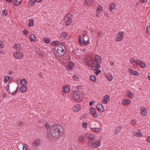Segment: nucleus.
<instances>
[{
	"label": "nucleus",
	"instance_id": "f257e3e1",
	"mask_svg": "<svg viewBox=\"0 0 150 150\" xmlns=\"http://www.w3.org/2000/svg\"><path fill=\"white\" fill-rule=\"evenodd\" d=\"M62 128L59 125H55L52 127L51 129V133L53 137L57 138L60 137L62 134Z\"/></svg>",
	"mask_w": 150,
	"mask_h": 150
},
{
	"label": "nucleus",
	"instance_id": "f03ea898",
	"mask_svg": "<svg viewBox=\"0 0 150 150\" xmlns=\"http://www.w3.org/2000/svg\"><path fill=\"white\" fill-rule=\"evenodd\" d=\"M57 51V53L60 55H61V56H63L65 53L66 48L62 43H60L58 46Z\"/></svg>",
	"mask_w": 150,
	"mask_h": 150
},
{
	"label": "nucleus",
	"instance_id": "7ed1b4c3",
	"mask_svg": "<svg viewBox=\"0 0 150 150\" xmlns=\"http://www.w3.org/2000/svg\"><path fill=\"white\" fill-rule=\"evenodd\" d=\"M13 55L14 57L17 59H20L23 57V54L21 52H15L13 53Z\"/></svg>",
	"mask_w": 150,
	"mask_h": 150
},
{
	"label": "nucleus",
	"instance_id": "20e7f679",
	"mask_svg": "<svg viewBox=\"0 0 150 150\" xmlns=\"http://www.w3.org/2000/svg\"><path fill=\"white\" fill-rule=\"evenodd\" d=\"M124 33L123 32H120L117 36L116 41L117 42L120 41L124 36Z\"/></svg>",
	"mask_w": 150,
	"mask_h": 150
},
{
	"label": "nucleus",
	"instance_id": "39448f33",
	"mask_svg": "<svg viewBox=\"0 0 150 150\" xmlns=\"http://www.w3.org/2000/svg\"><path fill=\"white\" fill-rule=\"evenodd\" d=\"M85 136L86 138L91 140H94L95 138V136L94 135L88 133H86L85 134Z\"/></svg>",
	"mask_w": 150,
	"mask_h": 150
},
{
	"label": "nucleus",
	"instance_id": "423d86ee",
	"mask_svg": "<svg viewBox=\"0 0 150 150\" xmlns=\"http://www.w3.org/2000/svg\"><path fill=\"white\" fill-rule=\"evenodd\" d=\"M96 107L99 112H103L105 110L104 107L100 104H97L96 105Z\"/></svg>",
	"mask_w": 150,
	"mask_h": 150
},
{
	"label": "nucleus",
	"instance_id": "0eeeda50",
	"mask_svg": "<svg viewBox=\"0 0 150 150\" xmlns=\"http://www.w3.org/2000/svg\"><path fill=\"white\" fill-rule=\"evenodd\" d=\"M91 147L93 148L98 147L100 145V143L99 141H97L95 142L94 143H91Z\"/></svg>",
	"mask_w": 150,
	"mask_h": 150
},
{
	"label": "nucleus",
	"instance_id": "6e6552de",
	"mask_svg": "<svg viewBox=\"0 0 150 150\" xmlns=\"http://www.w3.org/2000/svg\"><path fill=\"white\" fill-rule=\"evenodd\" d=\"M90 111L91 115L95 117H97V115L96 114V111L95 108L92 107L90 109Z\"/></svg>",
	"mask_w": 150,
	"mask_h": 150
},
{
	"label": "nucleus",
	"instance_id": "1a4fd4ad",
	"mask_svg": "<svg viewBox=\"0 0 150 150\" xmlns=\"http://www.w3.org/2000/svg\"><path fill=\"white\" fill-rule=\"evenodd\" d=\"M136 63L137 65H139L142 68H144L145 67V63L140 60H136Z\"/></svg>",
	"mask_w": 150,
	"mask_h": 150
},
{
	"label": "nucleus",
	"instance_id": "9d476101",
	"mask_svg": "<svg viewBox=\"0 0 150 150\" xmlns=\"http://www.w3.org/2000/svg\"><path fill=\"white\" fill-rule=\"evenodd\" d=\"M40 144V140L39 139H37L33 143V146L35 147H38Z\"/></svg>",
	"mask_w": 150,
	"mask_h": 150
},
{
	"label": "nucleus",
	"instance_id": "9b49d317",
	"mask_svg": "<svg viewBox=\"0 0 150 150\" xmlns=\"http://www.w3.org/2000/svg\"><path fill=\"white\" fill-rule=\"evenodd\" d=\"M110 98V97L109 96L107 95L105 96L102 100V102L105 104H107Z\"/></svg>",
	"mask_w": 150,
	"mask_h": 150
},
{
	"label": "nucleus",
	"instance_id": "f8f14e48",
	"mask_svg": "<svg viewBox=\"0 0 150 150\" xmlns=\"http://www.w3.org/2000/svg\"><path fill=\"white\" fill-rule=\"evenodd\" d=\"M128 69L129 72L131 75L135 76H138L139 75V74L137 72L134 70H132L130 68H129Z\"/></svg>",
	"mask_w": 150,
	"mask_h": 150
},
{
	"label": "nucleus",
	"instance_id": "ddd939ff",
	"mask_svg": "<svg viewBox=\"0 0 150 150\" xmlns=\"http://www.w3.org/2000/svg\"><path fill=\"white\" fill-rule=\"evenodd\" d=\"M95 62L96 63H100L101 61V57L98 55H96L95 57Z\"/></svg>",
	"mask_w": 150,
	"mask_h": 150
},
{
	"label": "nucleus",
	"instance_id": "4468645a",
	"mask_svg": "<svg viewBox=\"0 0 150 150\" xmlns=\"http://www.w3.org/2000/svg\"><path fill=\"white\" fill-rule=\"evenodd\" d=\"M72 108L75 111L77 112L80 109L81 107L79 105H76L74 106Z\"/></svg>",
	"mask_w": 150,
	"mask_h": 150
},
{
	"label": "nucleus",
	"instance_id": "2eb2a0df",
	"mask_svg": "<svg viewBox=\"0 0 150 150\" xmlns=\"http://www.w3.org/2000/svg\"><path fill=\"white\" fill-rule=\"evenodd\" d=\"M130 100L129 99L124 100L122 101L123 105H129L130 103Z\"/></svg>",
	"mask_w": 150,
	"mask_h": 150
},
{
	"label": "nucleus",
	"instance_id": "dca6fc26",
	"mask_svg": "<svg viewBox=\"0 0 150 150\" xmlns=\"http://www.w3.org/2000/svg\"><path fill=\"white\" fill-rule=\"evenodd\" d=\"M64 92L68 93L70 91V88L69 86H65L63 88Z\"/></svg>",
	"mask_w": 150,
	"mask_h": 150
},
{
	"label": "nucleus",
	"instance_id": "f3484780",
	"mask_svg": "<svg viewBox=\"0 0 150 150\" xmlns=\"http://www.w3.org/2000/svg\"><path fill=\"white\" fill-rule=\"evenodd\" d=\"M74 64L72 62H70L69 64L68 68L69 70H71V69L74 67Z\"/></svg>",
	"mask_w": 150,
	"mask_h": 150
},
{
	"label": "nucleus",
	"instance_id": "a211bd4d",
	"mask_svg": "<svg viewBox=\"0 0 150 150\" xmlns=\"http://www.w3.org/2000/svg\"><path fill=\"white\" fill-rule=\"evenodd\" d=\"M30 38L31 41L35 42L36 40V38L35 35L33 34H31L30 35Z\"/></svg>",
	"mask_w": 150,
	"mask_h": 150
},
{
	"label": "nucleus",
	"instance_id": "6ab92c4d",
	"mask_svg": "<svg viewBox=\"0 0 150 150\" xmlns=\"http://www.w3.org/2000/svg\"><path fill=\"white\" fill-rule=\"evenodd\" d=\"M122 127L120 126H119L116 128L115 129V131L114 132V134H116L118 133L122 129Z\"/></svg>",
	"mask_w": 150,
	"mask_h": 150
},
{
	"label": "nucleus",
	"instance_id": "aec40b11",
	"mask_svg": "<svg viewBox=\"0 0 150 150\" xmlns=\"http://www.w3.org/2000/svg\"><path fill=\"white\" fill-rule=\"evenodd\" d=\"M22 0H13V3L16 6H18L21 4Z\"/></svg>",
	"mask_w": 150,
	"mask_h": 150
},
{
	"label": "nucleus",
	"instance_id": "412c9836",
	"mask_svg": "<svg viewBox=\"0 0 150 150\" xmlns=\"http://www.w3.org/2000/svg\"><path fill=\"white\" fill-rule=\"evenodd\" d=\"M26 87L25 86H21L20 88V90L22 93H24L26 91Z\"/></svg>",
	"mask_w": 150,
	"mask_h": 150
},
{
	"label": "nucleus",
	"instance_id": "4be33fe9",
	"mask_svg": "<svg viewBox=\"0 0 150 150\" xmlns=\"http://www.w3.org/2000/svg\"><path fill=\"white\" fill-rule=\"evenodd\" d=\"M74 98L76 100L79 102H81V99L80 98V96L79 95L77 96H73Z\"/></svg>",
	"mask_w": 150,
	"mask_h": 150
},
{
	"label": "nucleus",
	"instance_id": "5701e85b",
	"mask_svg": "<svg viewBox=\"0 0 150 150\" xmlns=\"http://www.w3.org/2000/svg\"><path fill=\"white\" fill-rule=\"evenodd\" d=\"M91 130L93 131L96 132H100V129L98 128H92Z\"/></svg>",
	"mask_w": 150,
	"mask_h": 150
},
{
	"label": "nucleus",
	"instance_id": "b1692460",
	"mask_svg": "<svg viewBox=\"0 0 150 150\" xmlns=\"http://www.w3.org/2000/svg\"><path fill=\"white\" fill-rule=\"evenodd\" d=\"M115 6V3H111L110 5V11L111 12H112V10L114 9V8Z\"/></svg>",
	"mask_w": 150,
	"mask_h": 150
},
{
	"label": "nucleus",
	"instance_id": "393cba45",
	"mask_svg": "<svg viewBox=\"0 0 150 150\" xmlns=\"http://www.w3.org/2000/svg\"><path fill=\"white\" fill-rule=\"evenodd\" d=\"M14 47L17 50H19L20 49V46L18 43H15L14 45Z\"/></svg>",
	"mask_w": 150,
	"mask_h": 150
},
{
	"label": "nucleus",
	"instance_id": "a878e982",
	"mask_svg": "<svg viewBox=\"0 0 150 150\" xmlns=\"http://www.w3.org/2000/svg\"><path fill=\"white\" fill-rule=\"evenodd\" d=\"M27 83V82L25 79H22L21 82V84L22 86H25Z\"/></svg>",
	"mask_w": 150,
	"mask_h": 150
},
{
	"label": "nucleus",
	"instance_id": "bb28decb",
	"mask_svg": "<svg viewBox=\"0 0 150 150\" xmlns=\"http://www.w3.org/2000/svg\"><path fill=\"white\" fill-rule=\"evenodd\" d=\"M71 16V14H67L65 15V19L66 20H67L70 19H71V18H70V17Z\"/></svg>",
	"mask_w": 150,
	"mask_h": 150
},
{
	"label": "nucleus",
	"instance_id": "cd10ccee",
	"mask_svg": "<svg viewBox=\"0 0 150 150\" xmlns=\"http://www.w3.org/2000/svg\"><path fill=\"white\" fill-rule=\"evenodd\" d=\"M90 79L93 82H95L96 81V79L95 76L91 75L90 76Z\"/></svg>",
	"mask_w": 150,
	"mask_h": 150
},
{
	"label": "nucleus",
	"instance_id": "c85d7f7f",
	"mask_svg": "<svg viewBox=\"0 0 150 150\" xmlns=\"http://www.w3.org/2000/svg\"><path fill=\"white\" fill-rule=\"evenodd\" d=\"M133 135L137 137H140L142 136V134L141 133L134 132L133 133Z\"/></svg>",
	"mask_w": 150,
	"mask_h": 150
},
{
	"label": "nucleus",
	"instance_id": "c756f323",
	"mask_svg": "<svg viewBox=\"0 0 150 150\" xmlns=\"http://www.w3.org/2000/svg\"><path fill=\"white\" fill-rule=\"evenodd\" d=\"M89 41L88 40H87L86 41H85L84 39L83 40V45L85 46H87L89 43Z\"/></svg>",
	"mask_w": 150,
	"mask_h": 150
},
{
	"label": "nucleus",
	"instance_id": "7c9ffc66",
	"mask_svg": "<svg viewBox=\"0 0 150 150\" xmlns=\"http://www.w3.org/2000/svg\"><path fill=\"white\" fill-rule=\"evenodd\" d=\"M72 22L71 19H70L67 20V21L65 22V23L66 24V25L68 26Z\"/></svg>",
	"mask_w": 150,
	"mask_h": 150
},
{
	"label": "nucleus",
	"instance_id": "2f4dec72",
	"mask_svg": "<svg viewBox=\"0 0 150 150\" xmlns=\"http://www.w3.org/2000/svg\"><path fill=\"white\" fill-rule=\"evenodd\" d=\"M35 0H31L29 2V4L30 5V6H33L35 3Z\"/></svg>",
	"mask_w": 150,
	"mask_h": 150
},
{
	"label": "nucleus",
	"instance_id": "473e14b6",
	"mask_svg": "<svg viewBox=\"0 0 150 150\" xmlns=\"http://www.w3.org/2000/svg\"><path fill=\"white\" fill-rule=\"evenodd\" d=\"M33 21L34 20L32 19L29 20V25L30 26H32L33 25Z\"/></svg>",
	"mask_w": 150,
	"mask_h": 150
},
{
	"label": "nucleus",
	"instance_id": "72a5a7b5",
	"mask_svg": "<svg viewBox=\"0 0 150 150\" xmlns=\"http://www.w3.org/2000/svg\"><path fill=\"white\" fill-rule=\"evenodd\" d=\"M60 36L62 38H64V39L66 38L67 35L65 33L63 32L61 34Z\"/></svg>",
	"mask_w": 150,
	"mask_h": 150
},
{
	"label": "nucleus",
	"instance_id": "f704fd0d",
	"mask_svg": "<svg viewBox=\"0 0 150 150\" xmlns=\"http://www.w3.org/2000/svg\"><path fill=\"white\" fill-rule=\"evenodd\" d=\"M73 79L77 81L79 77L76 74H75L73 76Z\"/></svg>",
	"mask_w": 150,
	"mask_h": 150
},
{
	"label": "nucleus",
	"instance_id": "c9c22d12",
	"mask_svg": "<svg viewBox=\"0 0 150 150\" xmlns=\"http://www.w3.org/2000/svg\"><path fill=\"white\" fill-rule=\"evenodd\" d=\"M85 139V138L84 136H81L79 137L78 138V140L79 141L81 142L83 141Z\"/></svg>",
	"mask_w": 150,
	"mask_h": 150
},
{
	"label": "nucleus",
	"instance_id": "e433bc0d",
	"mask_svg": "<svg viewBox=\"0 0 150 150\" xmlns=\"http://www.w3.org/2000/svg\"><path fill=\"white\" fill-rule=\"evenodd\" d=\"M3 15L4 16H6L8 14V11L6 9L2 11Z\"/></svg>",
	"mask_w": 150,
	"mask_h": 150
},
{
	"label": "nucleus",
	"instance_id": "4c0bfd02",
	"mask_svg": "<svg viewBox=\"0 0 150 150\" xmlns=\"http://www.w3.org/2000/svg\"><path fill=\"white\" fill-rule=\"evenodd\" d=\"M147 112L145 110L142 111L141 112V115L143 116H145L146 115Z\"/></svg>",
	"mask_w": 150,
	"mask_h": 150
},
{
	"label": "nucleus",
	"instance_id": "58836bf2",
	"mask_svg": "<svg viewBox=\"0 0 150 150\" xmlns=\"http://www.w3.org/2000/svg\"><path fill=\"white\" fill-rule=\"evenodd\" d=\"M45 43H49L50 41V39L49 38H46L45 39Z\"/></svg>",
	"mask_w": 150,
	"mask_h": 150
},
{
	"label": "nucleus",
	"instance_id": "ea45409f",
	"mask_svg": "<svg viewBox=\"0 0 150 150\" xmlns=\"http://www.w3.org/2000/svg\"><path fill=\"white\" fill-rule=\"evenodd\" d=\"M79 44L81 46L82 45V42L81 40V35H79Z\"/></svg>",
	"mask_w": 150,
	"mask_h": 150
},
{
	"label": "nucleus",
	"instance_id": "a19ab883",
	"mask_svg": "<svg viewBox=\"0 0 150 150\" xmlns=\"http://www.w3.org/2000/svg\"><path fill=\"white\" fill-rule=\"evenodd\" d=\"M9 79V77L8 76H6L4 79V83H6L7 81H8Z\"/></svg>",
	"mask_w": 150,
	"mask_h": 150
},
{
	"label": "nucleus",
	"instance_id": "79ce46f5",
	"mask_svg": "<svg viewBox=\"0 0 150 150\" xmlns=\"http://www.w3.org/2000/svg\"><path fill=\"white\" fill-rule=\"evenodd\" d=\"M146 32L148 34H150V25L148 26L147 27Z\"/></svg>",
	"mask_w": 150,
	"mask_h": 150
},
{
	"label": "nucleus",
	"instance_id": "37998d69",
	"mask_svg": "<svg viewBox=\"0 0 150 150\" xmlns=\"http://www.w3.org/2000/svg\"><path fill=\"white\" fill-rule=\"evenodd\" d=\"M79 91H75L74 93V96H77L78 95H79Z\"/></svg>",
	"mask_w": 150,
	"mask_h": 150
},
{
	"label": "nucleus",
	"instance_id": "c03bdc74",
	"mask_svg": "<svg viewBox=\"0 0 150 150\" xmlns=\"http://www.w3.org/2000/svg\"><path fill=\"white\" fill-rule=\"evenodd\" d=\"M100 65L98 64H97L95 66V67H94V66L93 67V68H96L95 69H93L94 70H95L96 69H97L100 68Z\"/></svg>",
	"mask_w": 150,
	"mask_h": 150
},
{
	"label": "nucleus",
	"instance_id": "a18cd8bd",
	"mask_svg": "<svg viewBox=\"0 0 150 150\" xmlns=\"http://www.w3.org/2000/svg\"><path fill=\"white\" fill-rule=\"evenodd\" d=\"M27 147L26 144H23V146L22 150H27Z\"/></svg>",
	"mask_w": 150,
	"mask_h": 150
},
{
	"label": "nucleus",
	"instance_id": "49530a36",
	"mask_svg": "<svg viewBox=\"0 0 150 150\" xmlns=\"http://www.w3.org/2000/svg\"><path fill=\"white\" fill-rule=\"evenodd\" d=\"M108 79L110 81H111L112 79V76L111 75H109L108 77Z\"/></svg>",
	"mask_w": 150,
	"mask_h": 150
},
{
	"label": "nucleus",
	"instance_id": "de8ad7c7",
	"mask_svg": "<svg viewBox=\"0 0 150 150\" xmlns=\"http://www.w3.org/2000/svg\"><path fill=\"white\" fill-rule=\"evenodd\" d=\"M83 127L85 128H87V124L86 122H84L82 124Z\"/></svg>",
	"mask_w": 150,
	"mask_h": 150
},
{
	"label": "nucleus",
	"instance_id": "09e8293b",
	"mask_svg": "<svg viewBox=\"0 0 150 150\" xmlns=\"http://www.w3.org/2000/svg\"><path fill=\"white\" fill-rule=\"evenodd\" d=\"M101 72V71L100 69H98L97 70L95 71V73L96 75H98Z\"/></svg>",
	"mask_w": 150,
	"mask_h": 150
},
{
	"label": "nucleus",
	"instance_id": "8fccbe9b",
	"mask_svg": "<svg viewBox=\"0 0 150 150\" xmlns=\"http://www.w3.org/2000/svg\"><path fill=\"white\" fill-rule=\"evenodd\" d=\"M18 87H17L16 88V89L15 91L14 92H13L12 93V95H13V96H14V95H15L16 94V92H17V91L18 90Z\"/></svg>",
	"mask_w": 150,
	"mask_h": 150
},
{
	"label": "nucleus",
	"instance_id": "3c124183",
	"mask_svg": "<svg viewBox=\"0 0 150 150\" xmlns=\"http://www.w3.org/2000/svg\"><path fill=\"white\" fill-rule=\"evenodd\" d=\"M85 1L86 3L88 4L89 2H90L91 4H92L93 2V0H85Z\"/></svg>",
	"mask_w": 150,
	"mask_h": 150
},
{
	"label": "nucleus",
	"instance_id": "603ef678",
	"mask_svg": "<svg viewBox=\"0 0 150 150\" xmlns=\"http://www.w3.org/2000/svg\"><path fill=\"white\" fill-rule=\"evenodd\" d=\"M36 51L40 56L42 54L41 52V51L39 50V49H38L37 50H36Z\"/></svg>",
	"mask_w": 150,
	"mask_h": 150
},
{
	"label": "nucleus",
	"instance_id": "864d4df0",
	"mask_svg": "<svg viewBox=\"0 0 150 150\" xmlns=\"http://www.w3.org/2000/svg\"><path fill=\"white\" fill-rule=\"evenodd\" d=\"M45 127L47 129H48L50 127V125L49 123H46L45 125Z\"/></svg>",
	"mask_w": 150,
	"mask_h": 150
},
{
	"label": "nucleus",
	"instance_id": "5fc2aeb1",
	"mask_svg": "<svg viewBox=\"0 0 150 150\" xmlns=\"http://www.w3.org/2000/svg\"><path fill=\"white\" fill-rule=\"evenodd\" d=\"M99 7H101V8H98L97 9V11L98 12H100V11H101V10H102V7L100 6H99Z\"/></svg>",
	"mask_w": 150,
	"mask_h": 150
},
{
	"label": "nucleus",
	"instance_id": "6e6d98bb",
	"mask_svg": "<svg viewBox=\"0 0 150 150\" xmlns=\"http://www.w3.org/2000/svg\"><path fill=\"white\" fill-rule=\"evenodd\" d=\"M136 60H134V59L133 58H131V64H132L133 63H134L135 62H136Z\"/></svg>",
	"mask_w": 150,
	"mask_h": 150
},
{
	"label": "nucleus",
	"instance_id": "4d7b16f0",
	"mask_svg": "<svg viewBox=\"0 0 150 150\" xmlns=\"http://www.w3.org/2000/svg\"><path fill=\"white\" fill-rule=\"evenodd\" d=\"M23 33L24 35H26L28 33V32L27 30H24L23 31Z\"/></svg>",
	"mask_w": 150,
	"mask_h": 150
},
{
	"label": "nucleus",
	"instance_id": "13d9d810",
	"mask_svg": "<svg viewBox=\"0 0 150 150\" xmlns=\"http://www.w3.org/2000/svg\"><path fill=\"white\" fill-rule=\"evenodd\" d=\"M93 62V61L91 59H90L87 62V63L88 64H91L92 62Z\"/></svg>",
	"mask_w": 150,
	"mask_h": 150
},
{
	"label": "nucleus",
	"instance_id": "bf43d9fd",
	"mask_svg": "<svg viewBox=\"0 0 150 150\" xmlns=\"http://www.w3.org/2000/svg\"><path fill=\"white\" fill-rule=\"evenodd\" d=\"M133 93H132L130 92H129L128 93V96L129 97H131L133 96Z\"/></svg>",
	"mask_w": 150,
	"mask_h": 150
},
{
	"label": "nucleus",
	"instance_id": "052dcab7",
	"mask_svg": "<svg viewBox=\"0 0 150 150\" xmlns=\"http://www.w3.org/2000/svg\"><path fill=\"white\" fill-rule=\"evenodd\" d=\"M131 123L133 125H134L136 124V122L135 120H132L131 122Z\"/></svg>",
	"mask_w": 150,
	"mask_h": 150
},
{
	"label": "nucleus",
	"instance_id": "680f3d73",
	"mask_svg": "<svg viewBox=\"0 0 150 150\" xmlns=\"http://www.w3.org/2000/svg\"><path fill=\"white\" fill-rule=\"evenodd\" d=\"M54 42H55V43H54L55 46H56L57 45H58L59 43V42L58 41H54Z\"/></svg>",
	"mask_w": 150,
	"mask_h": 150
},
{
	"label": "nucleus",
	"instance_id": "e2e57ef3",
	"mask_svg": "<svg viewBox=\"0 0 150 150\" xmlns=\"http://www.w3.org/2000/svg\"><path fill=\"white\" fill-rule=\"evenodd\" d=\"M4 47L3 44L1 42H0V48H2Z\"/></svg>",
	"mask_w": 150,
	"mask_h": 150
},
{
	"label": "nucleus",
	"instance_id": "0e129e2a",
	"mask_svg": "<svg viewBox=\"0 0 150 150\" xmlns=\"http://www.w3.org/2000/svg\"><path fill=\"white\" fill-rule=\"evenodd\" d=\"M146 140L148 142H150V137H148L146 139Z\"/></svg>",
	"mask_w": 150,
	"mask_h": 150
},
{
	"label": "nucleus",
	"instance_id": "69168bd1",
	"mask_svg": "<svg viewBox=\"0 0 150 150\" xmlns=\"http://www.w3.org/2000/svg\"><path fill=\"white\" fill-rule=\"evenodd\" d=\"M87 34V32L86 31H84L83 33V36H85Z\"/></svg>",
	"mask_w": 150,
	"mask_h": 150
},
{
	"label": "nucleus",
	"instance_id": "338daca9",
	"mask_svg": "<svg viewBox=\"0 0 150 150\" xmlns=\"http://www.w3.org/2000/svg\"><path fill=\"white\" fill-rule=\"evenodd\" d=\"M140 109L141 111H144L145 110V108L144 107H141L140 108Z\"/></svg>",
	"mask_w": 150,
	"mask_h": 150
},
{
	"label": "nucleus",
	"instance_id": "774afa93",
	"mask_svg": "<svg viewBox=\"0 0 150 150\" xmlns=\"http://www.w3.org/2000/svg\"><path fill=\"white\" fill-rule=\"evenodd\" d=\"M16 124L18 125H20L21 124H22V122L20 121L19 122L16 123Z\"/></svg>",
	"mask_w": 150,
	"mask_h": 150
}]
</instances>
